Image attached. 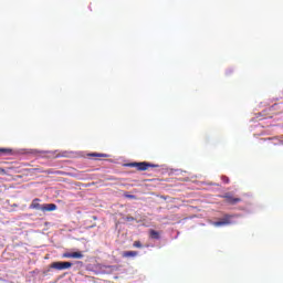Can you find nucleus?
<instances>
[{"label": "nucleus", "mask_w": 283, "mask_h": 283, "mask_svg": "<svg viewBox=\"0 0 283 283\" xmlns=\"http://www.w3.org/2000/svg\"><path fill=\"white\" fill-rule=\"evenodd\" d=\"M136 255H138L136 251H126L123 253V258H136Z\"/></svg>", "instance_id": "6e6552de"}, {"label": "nucleus", "mask_w": 283, "mask_h": 283, "mask_svg": "<svg viewBox=\"0 0 283 283\" xmlns=\"http://www.w3.org/2000/svg\"><path fill=\"white\" fill-rule=\"evenodd\" d=\"M149 235L153 240H160V233H158L156 230H150Z\"/></svg>", "instance_id": "0eeeda50"}, {"label": "nucleus", "mask_w": 283, "mask_h": 283, "mask_svg": "<svg viewBox=\"0 0 283 283\" xmlns=\"http://www.w3.org/2000/svg\"><path fill=\"white\" fill-rule=\"evenodd\" d=\"M72 262H53L51 269H56V271H65V269H71Z\"/></svg>", "instance_id": "7ed1b4c3"}, {"label": "nucleus", "mask_w": 283, "mask_h": 283, "mask_svg": "<svg viewBox=\"0 0 283 283\" xmlns=\"http://www.w3.org/2000/svg\"><path fill=\"white\" fill-rule=\"evenodd\" d=\"M232 218L233 216L226 214L220 221L213 222V227H227L229 224H233L231 221Z\"/></svg>", "instance_id": "20e7f679"}, {"label": "nucleus", "mask_w": 283, "mask_h": 283, "mask_svg": "<svg viewBox=\"0 0 283 283\" xmlns=\"http://www.w3.org/2000/svg\"><path fill=\"white\" fill-rule=\"evenodd\" d=\"M269 140H270V143H269V146H270V147H271V145H275V144L272 142L273 139L270 138Z\"/></svg>", "instance_id": "4468645a"}, {"label": "nucleus", "mask_w": 283, "mask_h": 283, "mask_svg": "<svg viewBox=\"0 0 283 283\" xmlns=\"http://www.w3.org/2000/svg\"><path fill=\"white\" fill-rule=\"evenodd\" d=\"M125 198H129L130 200H134V198H136V196H134V195H125Z\"/></svg>", "instance_id": "ddd939ff"}, {"label": "nucleus", "mask_w": 283, "mask_h": 283, "mask_svg": "<svg viewBox=\"0 0 283 283\" xmlns=\"http://www.w3.org/2000/svg\"><path fill=\"white\" fill-rule=\"evenodd\" d=\"M221 180H222V182H224L226 185H229V182H230V179H229V177H227V176L221 177Z\"/></svg>", "instance_id": "f8f14e48"}, {"label": "nucleus", "mask_w": 283, "mask_h": 283, "mask_svg": "<svg viewBox=\"0 0 283 283\" xmlns=\"http://www.w3.org/2000/svg\"><path fill=\"white\" fill-rule=\"evenodd\" d=\"M224 198H226V202H228L229 205H238V202H242V199L234 198L231 195H226Z\"/></svg>", "instance_id": "423d86ee"}, {"label": "nucleus", "mask_w": 283, "mask_h": 283, "mask_svg": "<svg viewBox=\"0 0 283 283\" xmlns=\"http://www.w3.org/2000/svg\"><path fill=\"white\" fill-rule=\"evenodd\" d=\"M130 167H136L137 171H147L149 167H158V165L149 164L147 161L132 163Z\"/></svg>", "instance_id": "f03ea898"}, {"label": "nucleus", "mask_w": 283, "mask_h": 283, "mask_svg": "<svg viewBox=\"0 0 283 283\" xmlns=\"http://www.w3.org/2000/svg\"><path fill=\"white\" fill-rule=\"evenodd\" d=\"M62 258H69L73 260H83V252H65L62 254Z\"/></svg>", "instance_id": "39448f33"}, {"label": "nucleus", "mask_w": 283, "mask_h": 283, "mask_svg": "<svg viewBox=\"0 0 283 283\" xmlns=\"http://www.w3.org/2000/svg\"><path fill=\"white\" fill-rule=\"evenodd\" d=\"M45 174H52V170H46Z\"/></svg>", "instance_id": "2eb2a0df"}, {"label": "nucleus", "mask_w": 283, "mask_h": 283, "mask_svg": "<svg viewBox=\"0 0 283 283\" xmlns=\"http://www.w3.org/2000/svg\"><path fill=\"white\" fill-rule=\"evenodd\" d=\"M133 247H135V249H143V243H140V241H135Z\"/></svg>", "instance_id": "9b49d317"}, {"label": "nucleus", "mask_w": 283, "mask_h": 283, "mask_svg": "<svg viewBox=\"0 0 283 283\" xmlns=\"http://www.w3.org/2000/svg\"><path fill=\"white\" fill-rule=\"evenodd\" d=\"M12 154V149L10 148H0V156H10Z\"/></svg>", "instance_id": "1a4fd4ad"}, {"label": "nucleus", "mask_w": 283, "mask_h": 283, "mask_svg": "<svg viewBox=\"0 0 283 283\" xmlns=\"http://www.w3.org/2000/svg\"><path fill=\"white\" fill-rule=\"evenodd\" d=\"M127 220H134V217L127 218Z\"/></svg>", "instance_id": "dca6fc26"}, {"label": "nucleus", "mask_w": 283, "mask_h": 283, "mask_svg": "<svg viewBox=\"0 0 283 283\" xmlns=\"http://www.w3.org/2000/svg\"><path fill=\"white\" fill-rule=\"evenodd\" d=\"M41 201V199L35 198L32 200L29 209H35L36 211H56V205L55 203H44L41 205L39 203Z\"/></svg>", "instance_id": "f257e3e1"}, {"label": "nucleus", "mask_w": 283, "mask_h": 283, "mask_svg": "<svg viewBox=\"0 0 283 283\" xmlns=\"http://www.w3.org/2000/svg\"><path fill=\"white\" fill-rule=\"evenodd\" d=\"M91 158H107L108 156L106 154H98V153H93L88 155Z\"/></svg>", "instance_id": "9d476101"}]
</instances>
